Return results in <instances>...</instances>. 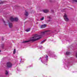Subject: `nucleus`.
Listing matches in <instances>:
<instances>
[{"mask_svg": "<svg viewBox=\"0 0 77 77\" xmlns=\"http://www.w3.org/2000/svg\"><path fill=\"white\" fill-rule=\"evenodd\" d=\"M64 19L66 21H69V19L67 17V15L66 14H65L64 16Z\"/></svg>", "mask_w": 77, "mask_h": 77, "instance_id": "nucleus-3", "label": "nucleus"}, {"mask_svg": "<svg viewBox=\"0 0 77 77\" xmlns=\"http://www.w3.org/2000/svg\"><path fill=\"white\" fill-rule=\"evenodd\" d=\"M70 54V53L68 52H67L66 53V55H69Z\"/></svg>", "mask_w": 77, "mask_h": 77, "instance_id": "nucleus-13", "label": "nucleus"}, {"mask_svg": "<svg viewBox=\"0 0 77 77\" xmlns=\"http://www.w3.org/2000/svg\"><path fill=\"white\" fill-rule=\"evenodd\" d=\"M44 19V17H42V18H41L40 19V20H43Z\"/></svg>", "mask_w": 77, "mask_h": 77, "instance_id": "nucleus-16", "label": "nucleus"}, {"mask_svg": "<svg viewBox=\"0 0 77 77\" xmlns=\"http://www.w3.org/2000/svg\"><path fill=\"white\" fill-rule=\"evenodd\" d=\"M41 58L40 57V59H41Z\"/></svg>", "mask_w": 77, "mask_h": 77, "instance_id": "nucleus-22", "label": "nucleus"}, {"mask_svg": "<svg viewBox=\"0 0 77 77\" xmlns=\"http://www.w3.org/2000/svg\"><path fill=\"white\" fill-rule=\"evenodd\" d=\"M25 15L26 16H27L29 15V13L28 12L26 11L25 13Z\"/></svg>", "mask_w": 77, "mask_h": 77, "instance_id": "nucleus-9", "label": "nucleus"}, {"mask_svg": "<svg viewBox=\"0 0 77 77\" xmlns=\"http://www.w3.org/2000/svg\"><path fill=\"white\" fill-rule=\"evenodd\" d=\"M2 3H3L2 2V1H0V4H2Z\"/></svg>", "mask_w": 77, "mask_h": 77, "instance_id": "nucleus-19", "label": "nucleus"}, {"mask_svg": "<svg viewBox=\"0 0 77 77\" xmlns=\"http://www.w3.org/2000/svg\"><path fill=\"white\" fill-rule=\"evenodd\" d=\"M15 53H16V50L15 49H14L13 51V54H15Z\"/></svg>", "mask_w": 77, "mask_h": 77, "instance_id": "nucleus-11", "label": "nucleus"}, {"mask_svg": "<svg viewBox=\"0 0 77 77\" xmlns=\"http://www.w3.org/2000/svg\"><path fill=\"white\" fill-rule=\"evenodd\" d=\"M29 42V41H23V43H26V42Z\"/></svg>", "mask_w": 77, "mask_h": 77, "instance_id": "nucleus-14", "label": "nucleus"}, {"mask_svg": "<svg viewBox=\"0 0 77 77\" xmlns=\"http://www.w3.org/2000/svg\"><path fill=\"white\" fill-rule=\"evenodd\" d=\"M42 12L44 13H48V12H49V10H43Z\"/></svg>", "mask_w": 77, "mask_h": 77, "instance_id": "nucleus-6", "label": "nucleus"}, {"mask_svg": "<svg viewBox=\"0 0 77 77\" xmlns=\"http://www.w3.org/2000/svg\"><path fill=\"white\" fill-rule=\"evenodd\" d=\"M10 20L11 21H18V18L17 17L14 18V17H10Z\"/></svg>", "mask_w": 77, "mask_h": 77, "instance_id": "nucleus-2", "label": "nucleus"}, {"mask_svg": "<svg viewBox=\"0 0 77 77\" xmlns=\"http://www.w3.org/2000/svg\"><path fill=\"white\" fill-rule=\"evenodd\" d=\"M47 32H49V30H48L42 32L40 35H38V34L34 35L31 38L29 41H35L38 39H39L41 38V36H43L44 35L45 33Z\"/></svg>", "mask_w": 77, "mask_h": 77, "instance_id": "nucleus-1", "label": "nucleus"}, {"mask_svg": "<svg viewBox=\"0 0 77 77\" xmlns=\"http://www.w3.org/2000/svg\"><path fill=\"white\" fill-rule=\"evenodd\" d=\"M0 52H1V50H0Z\"/></svg>", "mask_w": 77, "mask_h": 77, "instance_id": "nucleus-21", "label": "nucleus"}, {"mask_svg": "<svg viewBox=\"0 0 77 77\" xmlns=\"http://www.w3.org/2000/svg\"><path fill=\"white\" fill-rule=\"evenodd\" d=\"M8 25H9V28H11L12 27L13 25L12 23H9Z\"/></svg>", "mask_w": 77, "mask_h": 77, "instance_id": "nucleus-5", "label": "nucleus"}, {"mask_svg": "<svg viewBox=\"0 0 77 77\" xmlns=\"http://www.w3.org/2000/svg\"><path fill=\"white\" fill-rule=\"evenodd\" d=\"M41 62H42V60H41Z\"/></svg>", "mask_w": 77, "mask_h": 77, "instance_id": "nucleus-23", "label": "nucleus"}, {"mask_svg": "<svg viewBox=\"0 0 77 77\" xmlns=\"http://www.w3.org/2000/svg\"><path fill=\"white\" fill-rule=\"evenodd\" d=\"M73 2H76L77 3V0H72Z\"/></svg>", "mask_w": 77, "mask_h": 77, "instance_id": "nucleus-18", "label": "nucleus"}, {"mask_svg": "<svg viewBox=\"0 0 77 77\" xmlns=\"http://www.w3.org/2000/svg\"><path fill=\"white\" fill-rule=\"evenodd\" d=\"M5 75H8V71L6 70L5 71Z\"/></svg>", "mask_w": 77, "mask_h": 77, "instance_id": "nucleus-12", "label": "nucleus"}, {"mask_svg": "<svg viewBox=\"0 0 77 77\" xmlns=\"http://www.w3.org/2000/svg\"><path fill=\"white\" fill-rule=\"evenodd\" d=\"M30 28H29L28 29H27L26 30V32H29V31H30Z\"/></svg>", "mask_w": 77, "mask_h": 77, "instance_id": "nucleus-10", "label": "nucleus"}, {"mask_svg": "<svg viewBox=\"0 0 77 77\" xmlns=\"http://www.w3.org/2000/svg\"><path fill=\"white\" fill-rule=\"evenodd\" d=\"M1 77H5V76H2Z\"/></svg>", "mask_w": 77, "mask_h": 77, "instance_id": "nucleus-20", "label": "nucleus"}, {"mask_svg": "<svg viewBox=\"0 0 77 77\" xmlns=\"http://www.w3.org/2000/svg\"><path fill=\"white\" fill-rule=\"evenodd\" d=\"M7 65L8 68H11V67H12V63L10 62L7 63Z\"/></svg>", "mask_w": 77, "mask_h": 77, "instance_id": "nucleus-4", "label": "nucleus"}, {"mask_svg": "<svg viewBox=\"0 0 77 77\" xmlns=\"http://www.w3.org/2000/svg\"><path fill=\"white\" fill-rule=\"evenodd\" d=\"M47 57H48V56H47V55H46V60H47H47H48V59H47Z\"/></svg>", "mask_w": 77, "mask_h": 77, "instance_id": "nucleus-17", "label": "nucleus"}, {"mask_svg": "<svg viewBox=\"0 0 77 77\" xmlns=\"http://www.w3.org/2000/svg\"><path fill=\"white\" fill-rule=\"evenodd\" d=\"M45 41V40H44V41H42V42H41V44H43V43H44Z\"/></svg>", "mask_w": 77, "mask_h": 77, "instance_id": "nucleus-15", "label": "nucleus"}, {"mask_svg": "<svg viewBox=\"0 0 77 77\" xmlns=\"http://www.w3.org/2000/svg\"><path fill=\"white\" fill-rule=\"evenodd\" d=\"M3 21L4 22V24L5 26H8V24H8V23L5 22V21L4 20H3Z\"/></svg>", "mask_w": 77, "mask_h": 77, "instance_id": "nucleus-8", "label": "nucleus"}, {"mask_svg": "<svg viewBox=\"0 0 77 77\" xmlns=\"http://www.w3.org/2000/svg\"><path fill=\"white\" fill-rule=\"evenodd\" d=\"M46 26L47 25L46 24L43 25L41 26V28H45Z\"/></svg>", "mask_w": 77, "mask_h": 77, "instance_id": "nucleus-7", "label": "nucleus"}]
</instances>
